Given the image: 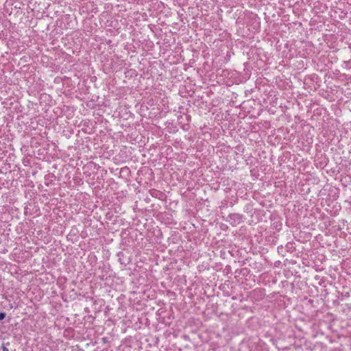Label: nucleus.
<instances>
[{
  "mask_svg": "<svg viewBox=\"0 0 351 351\" xmlns=\"http://www.w3.org/2000/svg\"><path fill=\"white\" fill-rule=\"evenodd\" d=\"M5 317V313L1 312L0 313V320H3Z\"/></svg>",
  "mask_w": 351,
  "mask_h": 351,
  "instance_id": "f03ea898",
  "label": "nucleus"
},
{
  "mask_svg": "<svg viewBox=\"0 0 351 351\" xmlns=\"http://www.w3.org/2000/svg\"><path fill=\"white\" fill-rule=\"evenodd\" d=\"M289 147V148H290L291 149H292L293 152H296V150H294L293 149V146L291 144H288V143L287 142V147Z\"/></svg>",
  "mask_w": 351,
  "mask_h": 351,
  "instance_id": "7ed1b4c3",
  "label": "nucleus"
},
{
  "mask_svg": "<svg viewBox=\"0 0 351 351\" xmlns=\"http://www.w3.org/2000/svg\"><path fill=\"white\" fill-rule=\"evenodd\" d=\"M290 154L289 151H287L286 154Z\"/></svg>",
  "mask_w": 351,
  "mask_h": 351,
  "instance_id": "6e6552de",
  "label": "nucleus"
},
{
  "mask_svg": "<svg viewBox=\"0 0 351 351\" xmlns=\"http://www.w3.org/2000/svg\"><path fill=\"white\" fill-rule=\"evenodd\" d=\"M295 53H296V50H295L294 53H291L289 57V58L290 59V60L291 59H293V56H295Z\"/></svg>",
  "mask_w": 351,
  "mask_h": 351,
  "instance_id": "20e7f679",
  "label": "nucleus"
},
{
  "mask_svg": "<svg viewBox=\"0 0 351 351\" xmlns=\"http://www.w3.org/2000/svg\"><path fill=\"white\" fill-rule=\"evenodd\" d=\"M293 25H294L295 26H296V25H297L298 27H300V25H301V23H300L293 22Z\"/></svg>",
  "mask_w": 351,
  "mask_h": 351,
  "instance_id": "39448f33",
  "label": "nucleus"
},
{
  "mask_svg": "<svg viewBox=\"0 0 351 351\" xmlns=\"http://www.w3.org/2000/svg\"><path fill=\"white\" fill-rule=\"evenodd\" d=\"M290 64H291V62H289V63H288V62H287V64H286L287 68H289V67L291 66V65H290Z\"/></svg>",
  "mask_w": 351,
  "mask_h": 351,
  "instance_id": "0eeeda50",
  "label": "nucleus"
},
{
  "mask_svg": "<svg viewBox=\"0 0 351 351\" xmlns=\"http://www.w3.org/2000/svg\"><path fill=\"white\" fill-rule=\"evenodd\" d=\"M288 140H289L290 142H292V141H293L294 140H295V141H297L298 143H299V136H298V134H297V135H296V132H295V134H293V133H291V136H289Z\"/></svg>",
  "mask_w": 351,
  "mask_h": 351,
  "instance_id": "f257e3e1",
  "label": "nucleus"
},
{
  "mask_svg": "<svg viewBox=\"0 0 351 351\" xmlns=\"http://www.w3.org/2000/svg\"><path fill=\"white\" fill-rule=\"evenodd\" d=\"M294 101H296L295 99H294L293 101H287V103H288L289 104H291L292 105H294Z\"/></svg>",
  "mask_w": 351,
  "mask_h": 351,
  "instance_id": "423d86ee",
  "label": "nucleus"
}]
</instances>
